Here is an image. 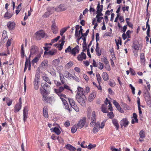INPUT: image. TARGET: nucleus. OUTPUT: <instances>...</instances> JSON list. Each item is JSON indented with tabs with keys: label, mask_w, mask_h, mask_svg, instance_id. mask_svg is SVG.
<instances>
[{
	"label": "nucleus",
	"mask_w": 151,
	"mask_h": 151,
	"mask_svg": "<svg viewBox=\"0 0 151 151\" xmlns=\"http://www.w3.org/2000/svg\"><path fill=\"white\" fill-rule=\"evenodd\" d=\"M113 109L112 107L111 102L106 98L104 101V104L102 105L101 111L104 113H108L109 111H112Z\"/></svg>",
	"instance_id": "nucleus-1"
},
{
	"label": "nucleus",
	"mask_w": 151,
	"mask_h": 151,
	"mask_svg": "<svg viewBox=\"0 0 151 151\" xmlns=\"http://www.w3.org/2000/svg\"><path fill=\"white\" fill-rule=\"evenodd\" d=\"M44 91H42L41 93L43 97L42 99L43 101L46 103L51 104L52 100V97L48 96V94L47 93H45Z\"/></svg>",
	"instance_id": "nucleus-2"
},
{
	"label": "nucleus",
	"mask_w": 151,
	"mask_h": 151,
	"mask_svg": "<svg viewBox=\"0 0 151 151\" xmlns=\"http://www.w3.org/2000/svg\"><path fill=\"white\" fill-rule=\"evenodd\" d=\"M63 86H60L58 89H54V91L57 95L63 94L62 93H61L65 89L71 91L70 87L68 86L65 84Z\"/></svg>",
	"instance_id": "nucleus-3"
},
{
	"label": "nucleus",
	"mask_w": 151,
	"mask_h": 151,
	"mask_svg": "<svg viewBox=\"0 0 151 151\" xmlns=\"http://www.w3.org/2000/svg\"><path fill=\"white\" fill-rule=\"evenodd\" d=\"M40 75L36 74L35 79L33 82L34 88L35 89L37 90L38 89L39 86Z\"/></svg>",
	"instance_id": "nucleus-4"
},
{
	"label": "nucleus",
	"mask_w": 151,
	"mask_h": 151,
	"mask_svg": "<svg viewBox=\"0 0 151 151\" xmlns=\"http://www.w3.org/2000/svg\"><path fill=\"white\" fill-rule=\"evenodd\" d=\"M41 86L42 88L40 89V92L42 93V91H44L45 93H47V90H48L50 88V86L48 85L45 82H42L41 84Z\"/></svg>",
	"instance_id": "nucleus-5"
},
{
	"label": "nucleus",
	"mask_w": 151,
	"mask_h": 151,
	"mask_svg": "<svg viewBox=\"0 0 151 151\" xmlns=\"http://www.w3.org/2000/svg\"><path fill=\"white\" fill-rule=\"evenodd\" d=\"M70 105L75 111L77 112L79 111V108L76 104H75V101L72 99L70 98L68 99Z\"/></svg>",
	"instance_id": "nucleus-6"
},
{
	"label": "nucleus",
	"mask_w": 151,
	"mask_h": 151,
	"mask_svg": "<svg viewBox=\"0 0 151 151\" xmlns=\"http://www.w3.org/2000/svg\"><path fill=\"white\" fill-rule=\"evenodd\" d=\"M81 39H82L83 40V52H86L87 49L86 38V37H80L78 38L77 40V42L78 44H79V41Z\"/></svg>",
	"instance_id": "nucleus-7"
},
{
	"label": "nucleus",
	"mask_w": 151,
	"mask_h": 151,
	"mask_svg": "<svg viewBox=\"0 0 151 151\" xmlns=\"http://www.w3.org/2000/svg\"><path fill=\"white\" fill-rule=\"evenodd\" d=\"M36 38L37 40H40L42 38L44 37L45 33L42 30H40L36 33Z\"/></svg>",
	"instance_id": "nucleus-8"
},
{
	"label": "nucleus",
	"mask_w": 151,
	"mask_h": 151,
	"mask_svg": "<svg viewBox=\"0 0 151 151\" xmlns=\"http://www.w3.org/2000/svg\"><path fill=\"white\" fill-rule=\"evenodd\" d=\"M86 118L85 117H83L78 122L77 126L78 128L79 129H81L84 126L86 122Z\"/></svg>",
	"instance_id": "nucleus-9"
},
{
	"label": "nucleus",
	"mask_w": 151,
	"mask_h": 151,
	"mask_svg": "<svg viewBox=\"0 0 151 151\" xmlns=\"http://www.w3.org/2000/svg\"><path fill=\"white\" fill-rule=\"evenodd\" d=\"M91 120V122L90 125L91 127H93L95 124L96 121V112L95 111H93L92 113Z\"/></svg>",
	"instance_id": "nucleus-10"
},
{
	"label": "nucleus",
	"mask_w": 151,
	"mask_h": 151,
	"mask_svg": "<svg viewBox=\"0 0 151 151\" xmlns=\"http://www.w3.org/2000/svg\"><path fill=\"white\" fill-rule=\"evenodd\" d=\"M85 96L82 95H77L76 99L77 101L82 106H83L85 105V102L84 100V97Z\"/></svg>",
	"instance_id": "nucleus-11"
},
{
	"label": "nucleus",
	"mask_w": 151,
	"mask_h": 151,
	"mask_svg": "<svg viewBox=\"0 0 151 151\" xmlns=\"http://www.w3.org/2000/svg\"><path fill=\"white\" fill-rule=\"evenodd\" d=\"M52 23V24L51 26L52 31L54 34H56L58 32V28L56 26V23L55 21H53Z\"/></svg>",
	"instance_id": "nucleus-12"
},
{
	"label": "nucleus",
	"mask_w": 151,
	"mask_h": 151,
	"mask_svg": "<svg viewBox=\"0 0 151 151\" xmlns=\"http://www.w3.org/2000/svg\"><path fill=\"white\" fill-rule=\"evenodd\" d=\"M79 46L77 45L74 48L71 49V54L73 56H75L76 54L79 53Z\"/></svg>",
	"instance_id": "nucleus-13"
},
{
	"label": "nucleus",
	"mask_w": 151,
	"mask_h": 151,
	"mask_svg": "<svg viewBox=\"0 0 151 151\" xmlns=\"http://www.w3.org/2000/svg\"><path fill=\"white\" fill-rule=\"evenodd\" d=\"M86 54L83 52L78 55L77 59L79 61H82L83 60L86 59Z\"/></svg>",
	"instance_id": "nucleus-14"
},
{
	"label": "nucleus",
	"mask_w": 151,
	"mask_h": 151,
	"mask_svg": "<svg viewBox=\"0 0 151 151\" xmlns=\"http://www.w3.org/2000/svg\"><path fill=\"white\" fill-rule=\"evenodd\" d=\"M15 25L14 22L9 21L7 23V26L9 30H12L15 28Z\"/></svg>",
	"instance_id": "nucleus-15"
},
{
	"label": "nucleus",
	"mask_w": 151,
	"mask_h": 151,
	"mask_svg": "<svg viewBox=\"0 0 151 151\" xmlns=\"http://www.w3.org/2000/svg\"><path fill=\"white\" fill-rule=\"evenodd\" d=\"M23 120L25 122L27 120V119L28 116V108L27 106H25L24 107L23 110Z\"/></svg>",
	"instance_id": "nucleus-16"
},
{
	"label": "nucleus",
	"mask_w": 151,
	"mask_h": 151,
	"mask_svg": "<svg viewBox=\"0 0 151 151\" xmlns=\"http://www.w3.org/2000/svg\"><path fill=\"white\" fill-rule=\"evenodd\" d=\"M129 122L127 118H123L120 121V125L122 127L123 126L124 127H127Z\"/></svg>",
	"instance_id": "nucleus-17"
},
{
	"label": "nucleus",
	"mask_w": 151,
	"mask_h": 151,
	"mask_svg": "<svg viewBox=\"0 0 151 151\" xmlns=\"http://www.w3.org/2000/svg\"><path fill=\"white\" fill-rule=\"evenodd\" d=\"M66 9L65 8L64 5L61 4L55 8V11L57 12H60L66 10Z\"/></svg>",
	"instance_id": "nucleus-18"
},
{
	"label": "nucleus",
	"mask_w": 151,
	"mask_h": 151,
	"mask_svg": "<svg viewBox=\"0 0 151 151\" xmlns=\"http://www.w3.org/2000/svg\"><path fill=\"white\" fill-rule=\"evenodd\" d=\"M38 52V49L37 47L35 45H32L30 49V54H36Z\"/></svg>",
	"instance_id": "nucleus-19"
},
{
	"label": "nucleus",
	"mask_w": 151,
	"mask_h": 151,
	"mask_svg": "<svg viewBox=\"0 0 151 151\" xmlns=\"http://www.w3.org/2000/svg\"><path fill=\"white\" fill-rule=\"evenodd\" d=\"M133 52L134 54L135 55H137V53L139 49V45L138 43H134L133 44Z\"/></svg>",
	"instance_id": "nucleus-20"
},
{
	"label": "nucleus",
	"mask_w": 151,
	"mask_h": 151,
	"mask_svg": "<svg viewBox=\"0 0 151 151\" xmlns=\"http://www.w3.org/2000/svg\"><path fill=\"white\" fill-rule=\"evenodd\" d=\"M58 95L59 96H60L64 105L68 104L67 101L65 100L66 99H68L66 97V95L65 94H60Z\"/></svg>",
	"instance_id": "nucleus-21"
},
{
	"label": "nucleus",
	"mask_w": 151,
	"mask_h": 151,
	"mask_svg": "<svg viewBox=\"0 0 151 151\" xmlns=\"http://www.w3.org/2000/svg\"><path fill=\"white\" fill-rule=\"evenodd\" d=\"M145 132L143 130H141L139 133V135L141 139H139V140L140 142H142L143 139L145 137Z\"/></svg>",
	"instance_id": "nucleus-22"
},
{
	"label": "nucleus",
	"mask_w": 151,
	"mask_h": 151,
	"mask_svg": "<svg viewBox=\"0 0 151 151\" xmlns=\"http://www.w3.org/2000/svg\"><path fill=\"white\" fill-rule=\"evenodd\" d=\"M112 122L113 125L115 127L117 130H118L119 127V124L118 120L116 119H113L112 120Z\"/></svg>",
	"instance_id": "nucleus-23"
},
{
	"label": "nucleus",
	"mask_w": 151,
	"mask_h": 151,
	"mask_svg": "<svg viewBox=\"0 0 151 151\" xmlns=\"http://www.w3.org/2000/svg\"><path fill=\"white\" fill-rule=\"evenodd\" d=\"M22 105L17 104L14 108V112L15 113H17L21 109Z\"/></svg>",
	"instance_id": "nucleus-24"
},
{
	"label": "nucleus",
	"mask_w": 151,
	"mask_h": 151,
	"mask_svg": "<svg viewBox=\"0 0 151 151\" xmlns=\"http://www.w3.org/2000/svg\"><path fill=\"white\" fill-rule=\"evenodd\" d=\"M43 114L44 116L46 118L48 117V109L46 106H44L43 110Z\"/></svg>",
	"instance_id": "nucleus-25"
},
{
	"label": "nucleus",
	"mask_w": 151,
	"mask_h": 151,
	"mask_svg": "<svg viewBox=\"0 0 151 151\" xmlns=\"http://www.w3.org/2000/svg\"><path fill=\"white\" fill-rule=\"evenodd\" d=\"M96 95V93L95 92H92L89 96L88 101L90 102L92 101L95 98Z\"/></svg>",
	"instance_id": "nucleus-26"
},
{
	"label": "nucleus",
	"mask_w": 151,
	"mask_h": 151,
	"mask_svg": "<svg viewBox=\"0 0 151 151\" xmlns=\"http://www.w3.org/2000/svg\"><path fill=\"white\" fill-rule=\"evenodd\" d=\"M50 130L52 131V132H54L57 135H59L61 133L60 130L58 127L52 128L50 129Z\"/></svg>",
	"instance_id": "nucleus-27"
},
{
	"label": "nucleus",
	"mask_w": 151,
	"mask_h": 151,
	"mask_svg": "<svg viewBox=\"0 0 151 151\" xmlns=\"http://www.w3.org/2000/svg\"><path fill=\"white\" fill-rule=\"evenodd\" d=\"M77 95H82L84 96V90L82 88L79 87L78 88Z\"/></svg>",
	"instance_id": "nucleus-28"
},
{
	"label": "nucleus",
	"mask_w": 151,
	"mask_h": 151,
	"mask_svg": "<svg viewBox=\"0 0 151 151\" xmlns=\"http://www.w3.org/2000/svg\"><path fill=\"white\" fill-rule=\"evenodd\" d=\"M12 15L13 14L7 11L4 15V17L6 19H9L12 17Z\"/></svg>",
	"instance_id": "nucleus-29"
},
{
	"label": "nucleus",
	"mask_w": 151,
	"mask_h": 151,
	"mask_svg": "<svg viewBox=\"0 0 151 151\" xmlns=\"http://www.w3.org/2000/svg\"><path fill=\"white\" fill-rule=\"evenodd\" d=\"M65 147L66 149L71 151H75L76 150L75 147L70 144L67 145Z\"/></svg>",
	"instance_id": "nucleus-30"
},
{
	"label": "nucleus",
	"mask_w": 151,
	"mask_h": 151,
	"mask_svg": "<svg viewBox=\"0 0 151 151\" xmlns=\"http://www.w3.org/2000/svg\"><path fill=\"white\" fill-rule=\"evenodd\" d=\"M137 103L138 106V109L139 111V115L141 116V115L142 114V112L141 111V108L140 107V100L139 98H138V100H137Z\"/></svg>",
	"instance_id": "nucleus-31"
},
{
	"label": "nucleus",
	"mask_w": 151,
	"mask_h": 151,
	"mask_svg": "<svg viewBox=\"0 0 151 151\" xmlns=\"http://www.w3.org/2000/svg\"><path fill=\"white\" fill-rule=\"evenodd\" d=\"M102 77L104 81H107L109 79V76L106 72H104L102 75Z\"/></svg>",
	"instance_id": "nucleus-32"
},
{
	"label": "nucleus",
	"mask_w": 151,
	"mask_h": 151,
	"mask_svg": "<svg viewBox=\"0 0 151 151\" xmlns=\"http://www.w3.org/2000/svg\"><path fill=\"white\" fill-rule=\"evenodd\" d=\"M60 80L62 84H64L65 83V78H64L63 75L60 72L59 73Z\"/></svg>",
	"instance_id": "nucleus-33"
},
{
	"label": "nucleus",
	"mask_w": 151,
	"mask_h": 151,
	"mask_svg": "<svg viewBox=\"0 0 151 151\" xmlns=\"http://www.w3.org/2000/svg\"><path fill=\"white\" fill-rule=\"evenodd\" d=\"M47 10L51 14L55 11V8L54 7H48L47 9Z\"/></svg>",
	"instance_id": "nucleus-34"
},
{
	"label": "nucleus",
	"mask_w": 151,
	"mask_h": 151,
	"mask_svg": "<svg viewBox=\"0 0 151 151\" xmlns=\"http://www.w3.org/2000/svg\"><path fill=\"white\" fill-rule=\"evenodd\" d=\"M57 51L56 49H52L48 52V55L51 56L55 55L57 53Z\"/></svg>",
	"instance_id": "nucleus-35"
},
{
	"label": "nucleus",
	"mask_w": 151,
	"mask_h": 151,
	"mask_svg": "<svg viewBox=\"0 0 151 151\" xmlns=\"http://www.w3.org/2000/svg\"><path fill=\"white\" fill-rule=\"evenodd\" d=\"M148 22H149V19L147 20V22H146V28L147 27V36L149 37H150V26L148 24Z\"/></svg>",
	"instance_id": "nucleus-36"
},
{
	"label": "nucleus",
	"mask_w": 151,
	"mask_h": 151,
	"mask_svg": "<svg viewBox=\"0 0 151 151\" xmlns=\"http://www.w3.org/2000/svg\"><path fill=\"white\" fill-rule=\"evenodd\" d=\"M60 62L59 59H55L52 62V64L55 66L59 65Z\"/></svg>",
	"instance_id": "nucleus-37"
},
{
	"label": "nucleus",
	"mask_w": 151,
	"mask_h": 151,
	"mask_svg": "<svg viewBox=\"0 0 151 151\" xmlns=\"http://www.w3.org/2000/svg\"><path fill=\"white\" fill-rule=\"evenodd\" d=\"M65 78H71L72 75L67 71H65L64 74Z\"/></svg>",
	"instance_id": "nucleus-38"
},
{
	"label": "nucleus",
	"mask_w": 151,
	"mask_h": 151,
	"mask_svg": "<svg viewBox=\"0 0 151 151\" xmlns=\"http://www.w3.org/2000/svg\"><path fill=\"white\" fill-rule=\"evenodd\" d=\"M42 78L45 81V82L47 83L48 84H51V82L49 78L46 75L43 76Z\"/></svg>",
	"instance_id": "nucleus-39"
},
{
	"label": "nucleus",
	"mask_w": 151,
	"mask_h": 151,
	"mask_svg": "<svg viewBox=\"0 0 151 151\" xmlns=\"http://www.w3.org/2000/svg\"><path fill=\"white\" fill-rule=\"evenodd\" d=\"M109 52L111 56V57L112 59H114L116 58L114 53V49L113 47L111 48L110 49Z\"/></svg>",
	"instance_id": "nucleus-40"
},
{
	"label": "nucleus",
	"mask_w": 151,
	"mask_h": 151,
	"mask_svg": "<svg viewBox=\"0 0 151 151\" xmlns=\"http://www.w3.org/2000/svg\"><path fill=\"white\" fill-rule=\"evenodd\" d=\"M96 76L98 82L99 84L100 85L101 83V79L100 75L99 73H98L96 74Z\"/></svg>",
	"instance_id": "nucleus-41"
},
{
	"label": "nucleus",
	"mask_w": 151,
	"mask_h": 151,
	"mask_svg": "<svg viewBox=\"0 0 151 151\" xmlns=\"http://www.w3.org/2000/svg\"><path fill=\"white\" fill-rule=\"evenodd\" d=\"M130 20V19L129 18H127L126 19V21L128 26H129V27L132 28H133V24H132L131 22H130L128 21V20Z\"/></svg>",
	"instance_id": "nucleus-42"
},
{
	"label": "nucleus",
	"mask_w": 151,
	"mask_h": 151,
	"mask_svg": "<svg viewBox=\"0 0 151 151\" xmlns=\"http://www.w3.org/2000/svg\"><path fill=\"white\" fill-rule=\"evenodd\" d=\"M101 61L103 62L105 65H107L109 63V61H108L107 58L105 57L101 58Z\"/></svg>",
	"instance_id": "nucleus-43"
},
{
	"label": "nucleus",
	"mask_w": 151,
	"mask_h": 151,
	"mask_svg": "<svg viewBox=\"0 0 151 151\" xmlns=\"http://www.w3.org/2000/svg\"><path fill=\"white\" fill-rule=\"evenodd\" d=\"M103 8V6L102 5H100V3H99L98 4L97 6V11L96 12H98V11H102Z\"/></svg>",
	"instance_id": "nucleus-44"
},
{
	"label": "nucleus",
	"mask_w": 151,
	"mask_h": 151,
	"mask_svg": "<svg viewBox=\"0 0 151 151\" xmlns=\"http://www.w3.org/2000/svg\"><path fill=\"white\" fill-rule=\"evenodd\" d=\"M28 64H29V61L28 60L27 57L25 64V67L24 70V73L26 71L27 67H28Z\"/></svg>",
	"instance_id": "nucleus-45"
},
{
	"label": "nucleus",
	"mask_w": 151,
	"mask_h": 151,
	"mask_svg": "<svg viewBox=\"0 0 151 151\" xmlns=\"http://www.w3.org/2000/svg\"><path fill=\"white\" fill-rule=\"evenodd\" d=\"M20 52L22 58H23L24 57V47L23 45H22L21 46Z\"/></svg>",
	"instance_id": "nucleus-46"
},
{
	"label": "nucleus",
	"mask_w": 151,
	"mask_h": 151,
	"mask_svg": "<svg viewBox=\"0 0 151 151\" xmlns=\"http://www.w3.org/2000/svg\"><path fill=\"white\" fill-rule=\"evenodd\" d=\"M6 103L8 106H10L12 104V101L9 98L7 97L6 99Z\"/></svg>",
	"instance_id": "nucleus-47"
},
{
	"label": "nucleus",
	"mask_w": 151,
	"mask_h": 151,
	"mask_svg": "<svg viewBox=\"0 0 151 151\" xmlns=\"http://www.w3.org/2000/svg\"><path fill=\"white\" fill-rule=\"evenodd\" d=\"M104 65L103 64L101 63V62H99L97 63V66L100 69L102 70L103 69L104 67Z\"/></svg>",
	"instance_id": "nucleus-48"
},
{
	"label": "nucleus",
	"mask_w": 151,
	"mask_h": 151,
	"mask_svg": "<svg viewBox=\"0 0 151 151\" xmlns=\"http://www.w3.org/2000/svg\"><path fill=\"white\" fill-rule=\"evenodd\" d=\"M77 125H73L71 129V132L73 133H75L77 131Z\"/></svg>",
	"instance_id": "nucleus-49"
},
{
	"label": "nucleus",
	"mask_w": 151,
	"mask_h": 151,
	"mask_svg": "<svg viewBox=\"0 0 151 151\" xmlns=\"http://www.w3.org/2000/svg\"><path fill=\"white\" fill-rule=\"evenodd\" d=\"M73 65V62L70 61L65 65V67L67 68H69L72 67Z\"/></svg>",
	"instance_id": "nucleus-50"
},
{
	"label": "nucleus",
	"mask_w": 151,
	"mask_h": 151,
	"mask_svg": "<svg viewBox=\"0 0 151 151\" xmlns=\"http://www.w3.org/2000/svg\"><path fill=\"white\" fill-rule=\"evenodd\" d=\"M107 116L110 119H112L114 116V115L112 111L109 113L108 114Z\"/></svg>",
	"instance_id": "nucleus-51"
},
{
	"label": "nucleus",
	"mask_w": 151,
	"mask_h": 151,
	"mask_svg": "<svg viewBox=\"0 0 151 151\" xmlns=\"http://www.w3.org/2000/svg\"><path fill=\"white\" fill-rule=\"evenodd\" d=\"M12 40L11 39H9L7 42L6 44V46L8 48L10 46L11 43H12Z\"/></svg>",
	"instance_id": "nucleus-52"
},
{
	"label": "nucleus",
	"mask_w": 151,
	"mask_h": 151,
	"mask_svg": "<svg viewBox=\"0 0 151 151\" xmlns=\"http://www.w3.org/2000/svg\"><path fill=\"white\" fill-rule=\"evenodd\" d=\"M50 15V14L47 11V12H45L44 14L43 15L42 17L44 18H46L49 17Z\"/></svg>",
	"instance_id": "nucleus-53"
},
{
	"label": "nucleus",
	"mask_w": 151,
	"mask_h": 151,
	"mask_svg": "<svg viewBox=\"0 0 151 151\" xmlns=\"http://www.w3.org/2000/svg\"><path fill=\"white\" fill-rule=\"evenodd\" d=\"M48 62L47 60H43L41 63L42 66H45L47 65Z\"/></svg>",
	"instance_id": "nucleus-54"
},
{
	"label": "nucleus",
	"mask_w": 151,
	"mask_h": 151,
	"mask_svg": "<svg viewBox=\"0 0 151 151\" xmlns=\"http://www.w3.org/2000/svg\"><path fill=\"white\" fill-rule=\"evenodd\" d=\"M7 54H6L5 52H0V56H6L7 55V54L9 55L10 54V52H9V50L8 49L7 50Z\"/></svg>",
	"instance_id": "nucleus-55"
},
{
	"label": "nucleus",
	"mask_w": 151,
	"mask_h": 151,
	"mask_svg": "<svg viewBox=\"0 0 151 151\" xmlns=\"http://www.w3.org/2000/svg\"><path fill=\"white\" fill-rule=\"evenodd\" d=\"M54 82L55 84L57 86H59L62 85V83H61L59 81H58L57 80H54Z\"/></svg>",
	"instance_id": "nucleus-56"
},
{
	"label": "nucleus",
	"mask_w": 151,
	"mask_h": 151,
	"mask_svg": "<svg viewBox=\"0 0 151 151\" xmlns=\"http://www.w3.org/2000/svg\"><path fill=\"white\" fill-rule=\"evenodd\" d=\"M71 47L69 46L67 48H66L65 50V53L69 52L71 54Z\"/></svg>",
	"instance_id": "nucleus-57"
},
{
	"label": "nucleus",
	"mask_w": 151,
	"mask_h": 151,
	"mask_svg": "<svg viewBox=\"0 0 151 151\" xmlns=\"http://www.w3.org/2000/svg\"><path fill=\"white\" fill-rule=\"evenodd\" d=\"M39 60V58L37 57H35L32 60V63L34 64L35 63H37Z\"/></svg>",
	"instance_id": "nucleus-58"
},
{
	"label": "nucleus",
	"mask_w": 151,
	"mask_h": 151,
	"mask_svg": "<svg viewBox=\"0 0 151 151\" xmlns=\"http://www.w3.org/2000/svg\"><path fill=\"white\" fill-rule=\"evenodd\" d=\"M96 145L95 144L92 145L91 144H90L89 145L87 146L88 149H91L95 147Z\"/></svg>",
	"instance_id": "nucleus-59"
},
{
	"label": "nucleus",
	"mask_w": 151,
	"mask_h": 151,
	"mask_svg": "<svg viewBox=\"0 0 151 151\" xmlns=\"http://www.w3.org/2000/svg\"><path fill=\"white\" fill-rule=\"evenodd\" d=\"M66 31V29L63 28L60 30V34L61 36H63L64 33Z\"/></svg>",
	"instance_id": "nucleus-60"
},
{
	"label": "nucleus",
	"mask_w": 151,
	"mask_h": 151,
	"mask_svg": "<svg viewBox=\"0 0 151 151\" xmlns=\"http://www.w3.org/2000/svg\"><path fill=\"white\" fill-rule=\"evenodd\" d=\"M109 85L111 87H114L116 83L114 81H109Z\"/></svg>",
	"instance_id": "nucleus-61"
},
{
	"label": "nucleus",
	"mask_w": 151,
	"mask_h": 151,
	"mask_svg": "<svg viewBox=\"0 0 151 151\" xmlns=\"http://www.w3.org/2000/svg\"><path fill=\"white\" fill-rule=\"evenodd\" d=\"M129 87H130V88H131L132 90V93L134 95L135 93V88L134 87L132 84H130L129 85Z\"/></svg>",
	"instance_id": "nucleus-62"
},
{
	"label": "nucleus",
	"mask_w": 151,
	"mask_h": 151,
	"mask_svg": "<svg viewBox=\"0 0 151 151\" xmlns=\"http://www.w3.org/2000/svg\"><path fill=\"white\" fill-rule=\"evenodd\" d=\"M133 117L135 119V120L137 123L138 122V120L137 119V115L135 113H134L133 114Z\"/></svg>",
	"instance_id": "nucleus-63"
},
{
	"label": "nucleus",
	"mask_w": 151,
	"mask_h": 151,
	"mask_svg": "<svg viewBox=\"0 0 151 151\" xmlns=\"http://www.w3.org/2000/svg\"><path fill=\"white\" fill-rule=\"evenodd\" d=\"M57 139L58 140V142L60 143H63L64 142V141L63 139L61 137H59V136L57 137Z\"/></svg>",
	"instance_id": "nucleus-64"
}]
</instances>
